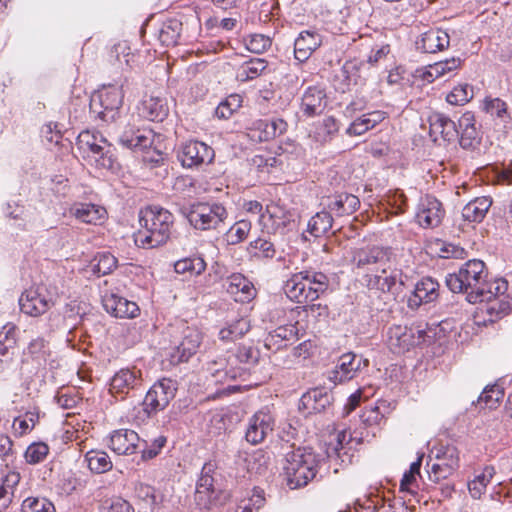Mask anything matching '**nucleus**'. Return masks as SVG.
I'll return each instance as SVG.
<instances>
[{
    "instance_id": "1",
    "label": "nucleus",
    "mask_w": 512,
    "mask_h": 512,
    "mask_svg": "<svg viewBox=\"0 0 512 512\" xmlns=\"http://www.w3.org/2000/svg\"><path fill=\"white\" fill-rule=\"evenodd\" d=\"M361 442L362 433L344 429L337 433L335 442L327 445L325 456L308 446L293 448L285 454L283 467L288 486L297 489L316 479L318 474L322 478V473L329 470V466L325 467L327 462L340 466L351 464Z\"/></svg>"
},
{
    "instance_id": "2",
    "label": "nucleus",
    "mask_w": 512,
    "mask_h": 512,
    "mask_svg": "<svg viewBox=\"0 0 512 512\" xmlns=\"http://www.w3.org/2000/svg\"><path fill=\"white\" fill-rule=\"evenodd\" d=\"M173 214L159 206L149 205L139 211V229L134 234L135 244L144 249L165 245L172 237Z\"/></svg>"
},
{
    "instance_id": "3",
    "label": "nucleus",
    "mask_w": 512,
    "mask_h": 512,
    "mask_svg": "<svg viewBox=\"0 0 512 512\" xmlns=\"http://www.w3.org/2000/svg\"><path fill=\"white\" fill-rule=\"evenodd\" d=\"M486 278L485 263L479 259H471L463 263L457 271L448 273L445 284L452 293L466 294L469 303H483L484 299L491 297L485 294Z\"/></svg>"
},
{
    "instance_id": "4",
    "label": "nucleus",
    "mask_w": 512,
    "mask_h": 512,
    "mask_svg": "<svg viewBox=\"0 0 512 512\" xmlns=\"http://www.w3.org/2000/svg\"><path fill=\"white\" fill-rule=\"evenodd\" d=\"M259 350L251 345H239L228 358L219 357L207 363V372L210 374L211 382L215 384H227L217 395L230 394L238 389V386L229 382L235 380L242 374L237 364H256L259 360Z\"/></svg>"
},
{
    "instance_id": "5",
    "label": "nucleus",
    "mask_w": 512,
    "mask_h": 512,
    "mask_svg": "<svg viewBox=\"0 0 512 512\" xmlns=\"http://www.w3.org/2000/svg\"><path fill=\"white\" fill-rule=\"evenodd\" d=\"M329 277L315 269H305L294 273L286 281L284 291L287 297L297 303L317 300L329 288Z\"/></svg>"
},
{
    "instance_id": "6",
    "label": "nucleus",
    "mask_w": 512,
    "mask_h": 512,
    "mask_svg": "<svg viewBox=\"0 0 512 512\" xmlns=\"http://www.w3.org/2000/svg\"><path fill=\"white\" fill-rule=\"evenodd\" d=\"M127 79H119L113 84L103 85L90 100V113L103 123H114L120 117L123 105V88Z\"/></svg>"
},
{
    "instance_id": "7",
    "label": "nucleus",
    "mask_w": 512,
    "mask_h": 512,
    "mask_svg": "<svg viewBox=\"0 0 512 512\" xmlns=\"http://www.w3.org/2000/svg\"><path fill=\"white\" fill-rule=\"evenodd\" d=\"M60 293L62 291L55 281L47 278L21 294L20 311L31 317H39L55 305Z\"/></svg>"
},
{
    "instance_id": "8",
    "label": "nucleus",
    "mask_w": 512,
    "mask_h": 512,
    "mask_svg": "<svg viewBox=\"0 0 512 512\" xmlns=\"http://www.w3.org/2000/svg\"><path fill=\"white\" fill-rule=\"evenodd\" d=\"M429 461L426 463L430 481L438 483L447 479L460 466V453L453 444L440 443L431 448Z\"/></svg>"
},
{
    "instance_id": "9",
    "label": "nucleus",
    "mask_w": 512,
    "mask_h": 512,
    "mask_svg": "<svg viewBox=\"0 0 512 512\" xmlns=\"http://www.w3.org/2000/svg\"><path fill=\"white\" fill-rule=\"evenodd\" d=\"M183 213L190 225L200 231L217 229L228 218L226 207L216 201L193 203Z\"/></svg>"
},
{
    "instance_id": "10",
    "label": "nucleus",
    "mask_w": 512,
    "mask_h": 512,
    "mask_svg": "<svg viewBox=\"0 0 512 512\" xmlns=\"http://www.w3.org/2000/svg\"><path fill=\"white\" fill-rule=\"evenodd\" d=\"M391 249L382 246H367L353 251L351 264L356 275L375 273L391 260Z\"/></svg>"
},
{
    "instance_id": "11",
    "label": "nucleus",
    "mask_w": 512,
    "mask_h": 512,
    "mask_svg": "<svg viewBox=\"0 0 512 512\" xmlns=\"http://www.w3.org/2000/svg\"><path fill=\"white\" fill-rule=\"evenodd\" d=\"M176 391V381L170 378H162L156 381L147 391L142 402L146 416L152 417L164 410L175 397Z\"/></svg>"
},
{
    "instance_id": "12",
    "label": "nucleus",
    "mask_w": 512,
    "mask_h": 512,
    "mask_svg": "<svg viewBox=\"0 0 512 512\" xmlns=\"http://www.w3.org/2000/svg\"><path fill=\"white\" fill-rule=\"evenodd\" d=\"M142 371L136 367L122 368L109 381V393L116 400H125L143 386Z\"/></svg>"
},
{
    "instance_id": "13",
    "label": "nucleus",
    "mask_w": 512,
    "mask_h": 512,
    "mask_svg": "<svg viewBox=\"0 0 512 512\" xmlns=\"http://www.w3.org/2000/svg\"><path fill=\"white\" fill-rule=\"evenodd\" d=\"M402 277V271L393 267L391 260H389L377 272L364 275L363 284L369 290H376L381 293H396L398 288L403 285Z\"/></svg>"
},
{
    "instance_id": "14",
    "label": "nucleus",
    "mask_w": 512,
    "mask_h": 512,
    "mask_svg": "<svg viewBox=\"0 0 512 512\" xmlns=\"http://www.w3.org/2000/svg\"><path fill=\"white\" fill-rule=\"evenodd\" d=\"M368 366V360L352 352L341 355L334 368L327 372V379L334 385L348 382L355 378L362 367Z\"/></svg>"
},
{
    "instance_id": "15",
    "label": "nucleus",
    "mask_w": 512,
    "mask_h": 512,
    "mask_svg": "<svg viewBox=\"0 0 512 512\" xmlns=\"http://www.w3.org/2000/svg\"><path fill=\"white\" fill-rule=\"evenodd\" d=\"M214 157L212 147L197 140L183 143L177 152V158L184 168H198L210 164Z\"/></svg>"
},
{
    "instance_id": "16",
    "label": "nucleus",
    "mask_w": 512,
    "mask_h": 512,
    "mask_svg": "<svg viewBox=\"0 0 512 512\" xmlns=\"http://www.w3.org/2000/svg\"><path fill=\"white\" fill-rule=\"evenodd\" d=\"M288 124L278 117L251 120L247 126V136L253 142H266L287 131Z\"/></svg>"
},
{
    "instance_id": "17",
    "label": "nucleus",
    "mask_w": 512,
    "mask_h": 512,
    "mask_svg": "<svg viewBox=\"0 0 512 512\" xmlns=\"http://www.w3.org/2000/svg\"><path fill=\"white\" fill-rule=\"evenodd\" d=\"M387 346L395 354L409 351L423 339L424 331L412 327L393 325L386 333Z\"/></svg>"
},
{
    "instance_id": "18",
    "label": "nucleus",
    "mask_w": 512,
    "mask_h": 512,
    "mask_svg": "<svg viewBox=\"0 0 512 512\" xmlns=\"http://www.w3.org/2000/svg\"><path fill=\"white\" fill-rule=\"evenodd\" d=\"M444 215L445 210L442 203L434 196L426 195L420 198L415 220L422 228H435L440 225Z\"/></svg>"
},
{
    "instance_id": "19",
    "label": "nucleus",
    "mask_w": 512,
    "mask_h": 512,
    "mask_svg": "<svg viewBox=\"0 0 512 512\" xmlns=\"http://www.w3.org/2000/svg\"><path fill=\"white\" fill-rule=\"evenodd\" d=\"M274 417L269 411L259 410L248 420L245 439L252 445L261 443L274 428Z\"/></svg>"
},
{
    "instance_id": "20",
    "label": "nucleus",
    "mask_w": 512,
    "mask_h": 512,
    "mask_svg": "<svg viewBox=\"0 0 512 512\" xmlns=\"http://www.w3.org/2000/svg\"><path fill=\"white\" fill-rule=\"evenodd\" d=\"M202 333L198 328L186 327L182 333V340L177 345L170 357L173 364L187 362L195 355L202 342Z\"/></svg>"
},
{
    "instance_id": "21",
    "label": "nucleus",
    "mask_w": 512,
    "mask_h": 512,
    "mask_svg": "<svg viewBox=\"0 0 512 512\" xmlns=\"http://www.w3.org/2000/svg\"><path fill=\"white\" fill-rule=\"evenodd\" d=\"M427 121L429 123V134L433 141L439 138L446 142L455 141L459 136L457 124L444 113L431 112L428 115Z\"/></svg>"
},
{
    "instance_id": "22",
    "label": "nucleus",
    "mask_w": 512,
    "mask_h": 512,
    "mask_svg": "<svg viewBox=\"0 0 512 512\" xmlns=\"http://www.w3.org/2000/svg\"><path fill=\"white\" fill-rule=\"evenodd\" d=\"M459 130V144L463 149L474 150L482 140L480 128L476 125L475 115L470 111H466L459 118L457 123Z\"/></svg>"
},
{
    "instance_id": "23",
    "label": "nucleus",
    "mask_w": 512,
    "mask_h": 512,
    "mask_svg": "<svg viewBox=\"0 0 512 512\" xmlns=\"http://www.w3.org/2000/svg\"><path fill=\"white\" fill-rule=\"evenodd\" d=\"M102 305L107 313L116 318H135L140 314L136 302L130 301L117 293H105L102 296Z\"/></svg>"
},
{
    "instance_id": "24",
    "label": "nucleus",
    "mask_w": 512,
    "mask_h": 512,
    "mask_svg": "<svg viewBox=\"0 0 512 512\" xmlns=\"http://www.w3.org/2000/svg\"><path fill=\"white\" fill-rule=\"evenodd\" d=\"M333 396L323 387H315L305 392L299 402V410L310 415L326 411L332 404Z\"/></svg>"
},
{
    "instance_id": "25",
    "label": "nucleus",
    "mask_w": 512,
    "mask_h": 512,
    "mask_svg": "<svg viewBox=\"0 0 512 512\" xmlns=\"http://www.w3.org/2000/svg\"><path fill=\"white\" fill-rule=\"evenodd\" d=\"M155 139V133L149 128H136L134 126H126L119 135V144L127 149L145 150L150 148Z\"/></svg>"
},
{
    "instance_id": "26",
    "label": "nucleus",
    "mask_w": 512,
    "mask_h": 512,
    "mask_svg": "<svg viewBox=\"0 0 512 512\" xmlns=\"http://www.w3.org/2000/svg\"><path fill=\"white\" fill-rule=\"evenodd\" d=\"M322 205L333 216L342 217L353 214L359 208L360 200L354 194L340 192L326 197Z\"/></svg>"
},
{
    "instance_id": "27",
    "label": "nucleus",
    "mask_w": 512,
    "mask_h": 512,
    "mask_svg": "<svg viewBox=\"0 0 512 512\" xmlns=\"http://www.w3.org/2000/svg\"><path fill=\"white\" fill-rule=\"evenodd\" d=\"M140 438L131 429L114 430L108 440V447L117 455H132L136 453Z\"/></svg>"
},
{
    "instance_id": "28",
    "label": "nucleus",
    "mask_w": 512,
    "mask_h": 512,
    "mask_svg": "<svg viewBox=\"0 0 512 512\" xmlns=\"http://www.w3.org/2000/svg\"><path fill=\"white\" fill-rule=\"evenodd\" d=\"M327 105L324 89L319 86H309L301 97L300 111L305 117H314L321 114Z\"/></svg>"
},
{
    "instance_id": "29",
    "label": "nucleus",
    "mask_w": 512,
    "mask_h": 512,
    "mask_svg": "<svg viewBox=\"0 0 512 512\" xmlns=\"http://www.w3.org/2000/svg\"><path fill=\"white\" fill-rule=\"evenodd\" d=\"M449 43L450 37L445 30L431 28L420 35L415 46L418 51L423 53H436L448 48Z\"/></svg>"
},
{
    "instance_id": "30",
    "label": "nucleus",
    "mask_w": 512,
    "mask_h": 512,
    "mask_svg": "<svg viewBox=\"0 0 512 512\" xmlns=\"http://www.w3.org/2000/svg\"><path fill=\"white\" fill-rule=\"evenodd\" d=\"M439 296V283L432 277H423L416 284L408 298V306L418 308L423 303H431Z\"/></svg>"
},
{
    "instance_id": "31",
    "label": "nucleus",
    "mask_w": 512,
    "mask_h": 512,
    "mask_svg": "<svg viewBox=\"0 0 512 512\" xmlns=\"http://www.w3.org/2000/svg\"><path fill=\"white\" fill-rule=\"evenodd\" d=\"M68 211L77 220L93 225L102 224L107 216V211L103 206L90 202H75Z\"/></svg>"
},
{
    "instance_id": "32",
    "label": "nucleus",
    "mask_w": 512,
    "mask_h": 512,
    "mask_svg": "<svg viewBox=\"0 0 512 512\" xmlns=\"http://www.w3.org/2000/svg\"><path fill=\"white\" fill-rule=\"evenodd\" d=\"M108 140L98 131L84 130L76 140V147L82 159L88 163Z\"/></svg>"
},
{
    "instance_id": "33",
    "label": "nucleus",
    "mask_w": 512,
    "mask_h": 512,
    "mask_svg": "<svg viewBox=\"0 0 512 512\" xmlns=\"http://www.w3.org/2000/svg\"><path fill=\"white\" fill-rule=\"evenodd\" d=\"M108 140L98 131L84 130L76 140V147L82 159L88 163Z\"/></svg>"
},
{
    "instance_id": "34",
    "label": "nucleus",
    "mask_w": 512,
    "mask_h": 512,
    "mask_svg": "<svg viewBox=\"0 0 512 512\" xmlns=\"http://www.w3.org/2000/svg\"><path fill=\"white\" fill-rule=\"evenodd\" d=\"M321 43L322 37L319 33L310 30L300 32L294 41L295 59L300 63L305 62Z\"/></svg>"
},
{
    "instance_id": "35",
    "label": "nucleus",
    "mask_w": 512,
    "mask_h": 512,
    "mask_svg": "<svg viewBox=\"0 0 512 512\" xmlns=\"http://www.w3.org/2000/svg\"><path fill=\"white\" fill-rule=\"evenodd\" d=\"M139 114L152 122H162L169 115V105L166 98L151 96L143 100L138 107Z\"/></svg>"
},
{
    "instance_id": "36",
    "label": "nucleus",
    "mask_w": 512,
    "mask_h": 512,
    "mask_svg": "<svg viewBox=\"0 0 512 512\" xmlns=\"http://www.w3.org/2000/svg\"><path fill=\"white\" fill-rule=\"evenodd\" d=\"M250 328V321L246 317L227 319L218 332V339L223 343L235 342L247 334Z\"/></svg>"
},
{
    "instance_id": "37",
    "label": "nucleus",
    "mask_w": 512,
    "mask_h": 512,
    "mask_svg": "<svg viewBox=\"0 0 512 512\" xmlns=\"http://www.w3.org/2000/svg\"><path fill=\"white\" fill-rule=\"evenodd\" d=\"M385 119V112L375 110L355 118L346 129L349 136H361Z\"/></svg>"
},
{
    "instance_id": "38",
    "label": "nucleus",
    "mask_w": 512,
    "mask_h": 512,
    "mask_svg": "<svg viewBox=\"0 0 512 512\" xmlns=\"http://www.w3.org/2000/svg\"><path fill=\"white\" fill-rule=\"evenodd\" d=\"M227 292L235 297L236 301L248 302L255 294L253 284L242 274L236 273L229 277Z\"/></svg>"
},
{
    "instance_id": "39",
    "label": "nucleus",
    "mask_w": 512,
    "mask_h": 512,
    "mask_svg": "<svg viewBox=\"0 0 512 512\" xmlns=\"http://www.w3.org/2000/svg\"><path fill=\"white\" fill-rule=\"evenodd\" d=\"M492 200L489 197H477L467 203L462 209L464 221L469 223H480L486 216Z\"/></svg>"
},
{
    "instance_id": "40",
    "label": "nucleus",
    "mask_w": 512,
    "mask_h": 512,
    "mask_svg": "<svg viewBox=\"0 0 512 512\" xmlns=\"http://www.w3.org/2000/svg\"><path fill=\"white\" fill-rule=\"evenodd\" d=\"M395 408L396 402L394 400L379 399L374 407L363 411L360 418L365 425L372 426L379 424V422L389 415Z\"/></svg>"
},
{
    "instance_id": "41",
    "label": "nucleus",
    "mask_w": 512,
    "mask_h": 512,
    "mask_svg": "<svg viewBox=\"0 0 512 512\" xmlns=\"http://www.w3.org/2000/svg\"><path fill=\"white\" fill-rule=\"evenodd\" d=\"M87 164L99 170H116L119 165L114 146L107 141Z\"/></svg>"
},
{
    "instance_id": "42",
    "label": "nucleus",
    "mask_w": 512,
    "mask_h": 512,
    "mask_svg": "<svg viewBox=\"0 0 512 512\" xmlns=\"http://www.w3.org/2000/svg\"><path fill=\"white\" fill-rule=\"evenodd\" d=\"M333 225V215L323 207L310 218L307 224V231L314 237H321L328 233Z\"/></svg>"
},
{
    "instance_id": "43",
    "label": "nucleus",
    "mask_w": 512,
    "mask_h": 512,
    "mask_svg": "<svg viewBox=\"0 0 512 512\" xmlns=\"http://www.w3.org/2000/svg\"><path fill=\"white\" fill-rule=\"evenodd\" d=\"M339 132L338 121L333 116H327L315 125L314 138L321 144L332 141Z\"/></svg>"
},
{
    "instance_id": "44",
    "label": "nucleus",
    "mask_w": 512,
    "mask_h": 512,
    "mask_svg": "<svg viewBox=\"0 0 512 512\" xmlns=\"http://www.w3.org/2000/svg\"><path fill=\"white\" fill-rule=\"evenodd\" d=\"M268 68V63L264 58H251L245 61L238 70L237 78L246 82L256 79Z\"/></svg>"
},
{
    "instance_id": "45",
    "label": "nucleus",
    "mask_w": 512,
    "mask_h": 512,
    "mask_svg": "<svg viewBox=\"0 0 512 512\" xmlns=\"http://www.w3.org/2000/svg\"><path fill=\"white\" fill-rule=\"evenodd\" d=\"M85 461L91 472L102 474L112 469V461L109 455L102 450H89L85 454Z\"/></svg>"
},
{
    "instance_id": "46",
    "label": "nucleus",
    "mask_w": 512,
    "mask_h": 512,
    "mask_svg": "<svg viewBox=\"0 0 512 512\" xmlns=\"http://www.w3.org/2000/svg\"><path fill=\"white\" fill-rule=\"evenodd\" d=\"M494 475L495 468L493 466H485L480 474L468 482V490L473 499H480L482 497Z\"/></svg>"
},
{
    "instance_id": "47",
    "label": "nucleus",
    "mask_w": 512,
    "mask_h": 512,
    "mask_svg": "<svg viewBox=\"0 0 512 512\" xmlns=\"http://www.w3.org/2000/svg\"><path fill=\"white\" fill-rule=\"evenodd\" d=\"M182 31V23L177 19H168L163 22L158 33V39L163 46L177 44Z\"/></svg>"
},
{
    "instance_id": "48",
    "label": "nucleus",
    "mask_w": 512,
    "mask_h": 512,
    "mask_svg": "<svg viewBox=\"0 0 512 512\" xmlns=\"http://www.w3.org/2000/svg\"><path fill=\"white\" fill-rule=\"evenodd\" d=\"M174 269L178 274L189 273L190 275H200L206 269V262L200 255H193L180 259L175 262Z\"/></svg>"
},
{
    "instance_id": "49",
    "label": "nucleus",
    "mask_w": 512,
    "mask_h": 512,
    "mask_svg": "<svg viewBox=\"0 0 512 512\" xmlns=\"http://www.w3.org/2000/svg\"><path fill=\"white\" fill-rule=\"evenodd\" d=\"M251 222L246 219H241L235 222L225 233V240L228 245H237L243 242L250 230H251Z\"/></svg>"
},
{
    "instance_id": "50",
    "label": "nucleus",
    "mask_w": 512,
    "mask_h": 512,
    "mask_svg": "<svg viewBox=\"0 0 512 512\" xmlns=\"http://www.w3.org/2000/svg\"><path fill=\"white\" fill-rule=\"evenodd\" d=\"M117 267V258L110 252H99L92 264V271L97 276L111 273Z\"/></svg>"
},
{
    "instance_id": "51",
    "label": "nucleus",
    "mask_w": 512,
    "mask_h": 512,
    "mask_svg": "<svg viewBox=\"0 0 512 512\" xmlns=\"http://www.w3.org/2000/svg\"><path fill=\"white\" fill-rule=\"evenodd\" d=\"M264 504V491L260 488H254L249 497L239 502L234 512H259Z\"/></svg>"
},
{
    "instance_id": "52",
    "label": "nucleus",
    "mask_w": 512,
    "mask_h": 512,
    "mask_svg": "<svg viewBox=\"0 0 512 512\" xmlns=\"http://www.w3.org/2000/svg\"><path fill=\"white\" fill-rule=\"evenodd\" d=\"M248 253L255 258L271 259L275 256L274 244L267 239L257 238L249 243Z\"/></svg>"
},
{
    "instance_id": "53",
    "label": "nucleus",
    "mask_w": 512,
    "mask_h": 512,
    "mask_svg": "<svg viewBox=\"0 0 512 512\" xmlns=\"http://www.w3.org/2000/svg\"><path fill=\"white\" fill-rule=\"evenodd\" d=\"M484 302L486 303L485 311L490 316L491 322L504 317L511 310L510 302L506 298L495 297Z\"/></svg>"
},
{
    "instance_id": "54",
    "label": "nucleus",
    "mask_w": 512,
    "mask_h": 512,
    "mask_svg": "<svg viewBox=\"0 0 512 512\" xmlns=\"http://www.w3.org/2000/svg\"><path fill=\"white\" fill-rule=\"evenodd\" d=\"M503 397L504 388L501 383L497 382L493 385L487 386L483 390L478 398V403H484L486 408L493 409Z\"/></svg>"
},
{
    "instance_id": "55",
    "label": "nucleus",
    "mask_w": 512,
    "mask_h": 512,
    "mask_svg": "<svg viewBox=\"0 0 512 512\" xmlns=\"http://www.w3.org/2000/svg\"><path fill=\"white\" fill-rule=\"evenodd\" d=\"M22 512H55L54 504L45 497H28L21 505Z\"/></svg>"
},
{
    "instance_id": "56",
    "label": "nucleus",
    "mask_w": 512,
    "mask_h": 512,
    "mask_svg": "<svg viewBox=\"0 0 512 512\" xmlns=\"http://www.w3.org/2000/svg\"><path fill=\"white\" fill-rule=\"evenodd\" d=\"M473 87L468 84L455 86L447 95L446 100L451 105H464L473 98Z\"/></svg>"
},
{
    "instance_id": "57",
    "label": "nucleus",
    "mask_w": 512,
    "mask_h": 512,
    "mask_svg": "<svg viewBox=\"0 0 512 512\" xmlns=\"http://www.w3.org/2000/svg\"><path fill=\"white\" fill-rule=\"evenodd\" d=\"M484 109L488 114L501 119L504 123L510 120L507 103L500 98L485 99Z\"/></svg>"
},
{
    "instance_id": "58",
    "label": "nucleus",
    "mask_w": 512,
    "mask_h": 512,
    "mask_svg": "<svg viewBox=\"0 0 512 512\" xmlns=\"http://www.w3.org/2000/svg\"><path fill=\"white\" fill-rule=\"evenodd\" d=\"M215 471V464L207 462L203 465L200 477L196 483V488L200 489V492H210L214 495V478L213 473Z\"/></svg>"
},
{
    "instance_id": "59",
    "label": "nucleus",
    "mask_w": 512,
    "mask_h": 512,
    "mask_svg": "<svg viewBox=\"0 0 512 512\" xmlns=\"http://www.w3.org/2000/svg\"><path fill=\"white\" fill-rule=\"evenodd\" d=\"M49 453V447L43 442H34L30 444L24 453V458L28 464L35 465L45 460Z\"/></svg>"
},
{
    "instance_id": "60",
    "label": "nucleus",
    "mask_w": 512,
    "mask_h": 512,
    "mask_svg": "<svg viewBox=\"0 0 512 512\" xmlns=\"http://www.w3.org/2000/svg\"><path fill=\"white\" fill-rule=\"evenodd\" d=\"M99 512H135L129 501L122 497L105 499L99 506Z\"/></svg>"
},
{
    "instance_id": "61",
    "label": "nucleus",
    "mask_w": 512,
    "mask_h": 512,
    "mask_svg": "<svg viewBox=\"0 0 512 512\" xmlns=\"http://www.w3.org/2000/svg\"><path fill=\"white\" fill-rule=\"evenodd\" d=\"M272 44L270 37L264 34H252L245 39L246 48L256 54H261L268 50Z\"/></svg>"
},
{
    "instance_id": "62",
    "label": "nucleus",
    "mask_w": 512,
    "mask_h": 512,
    "mask_svg": "<svg viewBox=\"0 0 512 512\" xmlns=\"http://www.w3.org/2000/svg\"><path fill=\"white\" fill-rule=\"evenodd\" d=\"M246 468L248 472L261 474L267 465V457L261 450L248 454L245 458Z\"/></svg>"
},
{
    "instance_id": "63",
    "label": "nucleus",
    "mask_w": 512,
    "mask_h": 512,
    "mask_svg": "<svg viewBox=\"0 0 512 512\" xmlns=\"http://www.w3.org/2000/svg\"><path fill=\"white\" fill-rule=\"evenodd\" d=\"M134 493L138 499L146 502L151 509H153L158 503L154 487L148 484L141 482L136 483Z\"/></svg>"
},
{
    "instance_id": "64",
    "label": "nucleus",
    "mask_w": 512,
    "mask_h": 512,
    "mask_svg": "<svg viewBox=\"0 0 512 512\" xmlns=\"http://www.w3.org/2000/svg\"><path fill=\"white\" fill-rule=\"evenodd\" d=\"M54 398L62 409H72L80 401V397L73 389H62L56 393Z\"/></svg>"
}]
</instances>
